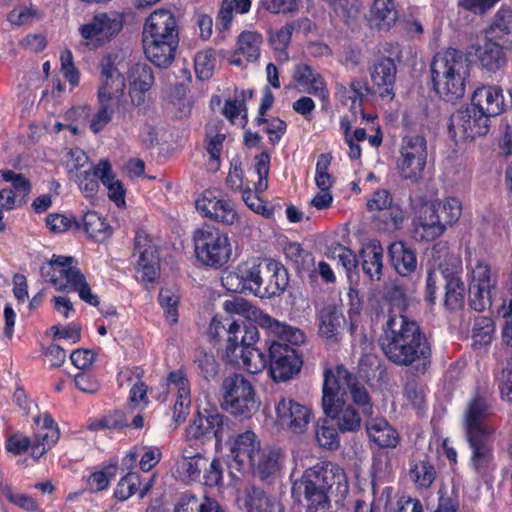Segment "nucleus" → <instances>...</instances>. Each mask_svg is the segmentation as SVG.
<instances>
[{"label": "nucleus", "instance_id": "0e129e2a", "mask_svg": "<svg viewBox=\"0 0 512 512\" xmlns=\"http://www.w3.org/2000/svg\"><path fill=\"white\" fill-rule=\"evenodd\" d=\"M495 332L492 318L486 316L476 317L472 328V336L476 343L486 345L490 343Z\"/></svg>", "mask_w": 512, "mask_h": 512}, {"label": "nucleus", "instance_id": "5701e85b", "mask_svg": "<svg viewBox=\"0 0 512 512\" xmlns=\"http://www.w3.org/2000/svg\"><path fill=\"white\" fill-rule=\"evenodd\" d=\"M259 339V332L255 325H240L231 322L227 327L226 356L235 364H240L238 355L249 345H254Z\"/></svg>", "mask_w": 512, "mask_h": 512}, {"label": "nucleus", "instance_id": "c756f323", "mask_svg": "<svg viewBox=\"0 0 512 512\" xmlns=\"http://www.w3.org/2000/svg\"><path fill=\"white\" fill-rule=\"evenodd\" d=\"M281 459L282 454L279 448L260 447L247 468L252 469L253 474L261 480H267L279 472Z\"/></svg>", "mask_w": 512, "mask_h": 512}, {"label": "nucleus", "instance_id": "9b49d317", "mask_svg": "<svg viewBox=\"0 0 512 512\" xmlns=\"http://www.w3.org/2000/svg\"><path fill=\"white\" fill-rule=\"evenodd\" d=\"M126 80L120 70L114 65L110 57L101 62L100 86L98 100L109 101L114 104L118 116L125 119L129 114L131 104L125 97Z\"/></svg>", "mask_w": 512, "mask_h": 512}, {"label": "nucleus", "instance_id": "2f4dec72", "mask_svg": "<svg viewBox=\"0 0 512 512\" xmlns=\"http://www.w3.org/2000/svg\"><path fill=\"white\" fill-rule=\"evenodd\" d=\"M366 430L370 441L379 448L394 449L399 444L398 432L384 418L371 416L366 421Z\"/></svg>", "mask_w": 512, "mask_h": 512}, {"label": "nucleus", "instance_id": "f3484780", "mask_svg": "<svg viewBox=\"0 0 512 512\" xmlns=\"http://www.w3.org/2000/svg\"><path fill=\"white\" fill-rule=\"evenodd\" d=\"M71 256L53 255L51 260L40 268L42 278L51 282L59 291H67L83 275L74 265Z\"/></svg>", "mask_w": 512, "mask_h": 512}, {"label": "nucleus", "instance_id": "aec40b11", "mask_svg": "<svg viewBox=\"0 0 512 512\" xmlns=\"http://www.w3.org/2000/svg\"><path fill=\"white\" fill-rule=\"evenodd\" d=\"M138 254L137 272L143 282H152L159 275L157 248L149 235L138 231L134 238V255Z\"/></svg>", "mask_w": 512, "mask_h": 512}, {"label": "nucleus", "instance_id": "20e7f679", "mask_svg": "<svg viewBox=\"0 0 512 512\" xmlns=\"http://www.w3.org/2000/svg\"><path fill=\"white\" fill-rule=\"evenodd\" d=\"M461 203L449 197L422 207L415 223L413 237L417 241H432L441 236L446 227L456 223L461 216Z\"/></svg>", "mask_w": 512, "mask_h": 512}, {"label": "nucleus", "instance_id": "6ab92c4d", "mask_svg": "<svg viewBox=\"0 0 512 512\" xmlns=\"http://www.w3.org/2000/svg\"><path fill=\"white\" fill-rule=\"evenodd\" d=\"M275 412L278 423L294 434L304 433L312 417L308 406L285 396L276 401Z\"/></svg>", "mask_w": 512, "mask_h": 512}, {"label": "nucleus", "instance_id": "49530a36", "mask_svg": "<svg viewBox=\"0 0 512 512\" xmlns=\"http://www.w3.org/2000/svg\"><path fill=\"white\" fill-rule=\"evenodd\" d=\"M507 48L494 40L486 41L477 49V57L483 68L489 72H496L506 63L504 50Z\"/></svg>", "mask_w": 512, "mask_h": 512}, {"label": "nucleus", "instance_id": "412c9836", "mask_svg": "<svg viewBox=\"0 0 512 512\" xmlns=\"http://www.w3.org/2000/svg\"><path fill=\"white\" fill-rule=\"evenodd\" d=\"M372 82V93L378 94L381 98L394 97V85L397 74V67L393 59L381 57L369 68Z\"/></svg>", "mask_w": 512, "mask_h": 512}, {"label": "nucleus", "instance_id": "de8ad7c7", "mask_svg": "<svg viewBox=\"0 0 512 512\" xmlns=\"http://www.w3.org/2000/svg\"><path fill=\"white\" fill-rule=\"evenodd\" d=\"M239 269L245 282L246 292L264 297V285L266 284L265 260L252 265L249 263L239 265Z\"/></svg>", "mask_w": 512, "mask_h": 512}, {"label": "nucleus", "instance_id": "e2e57ef3", "mask_svg": "<svg viewBox=\"0 0 512 512\" xmlns=\"http://www.w3.org/2000/svg\"><path fill=\"white\" fill-rule=\"evenodd\" d=\"M99 108L90 122V129L93 133L101 132L104 127L112 120V116L117 112L113 103L109 101L98 100Z\"/></svg>", "mask_w": 512, "mask_h": 512}, {"label": "nucleus", "instance_id": "9d476101", "mask_svg": "<svg viewBox=\"0 0 512 512\" xmlns=\"http://www.w3.org/2000/svg\"><path fill=\"white\" fill-rule=\"evenodd\" d=\"M126 80L120 70L114 65L110 57L101 62L100 86L98 100L109 101L114 104L118 116L125 119L129 114L131 104L125 97Z\"/></svg>", "mask_w": 512, "mask_h": 512}, {"label": "nucleus", "instance_id": "4be33fe9", "mask_svg": "<svg viewBox=\"0 0 512 512\" xmlns=\"http://www.w3.org/2000/svg\"><path fill=\"white\" fill-rule=\"evenodd\" d=\"M229 447L230 459L238 470H243L251 463L261 444L257 435L247 430L232 437L229 440Z\"/></svg>", "mask_w": 512, "mask_h": 512}, {"label": "nucleus", "instance_id": "09e8293b", "mask_svg": "<svg viewBox=\"0 0 512 512\" xmlns=\"http://www.w3.org/2000/svg\"><path fill=\"white\" fill-rule=\"evenodd\" d=\"M95 175L99 176L102 184L108 189L109 198L118 206L125 203V190L120 180L116 179L112 172L110 163L107 160H101L95 165Z\"/></svg>", "mask_w": 512, "mask_h": 512}, {"label": "nucleus", "instance_id": "473e14b6", "mask_svg": "<svg viewBox=\"0 0 512 512\" xmlns=\"http://www.w3.org/2000/svg\"><path fill=\"white\" fill-rule=\"evenodd\" d=\"M492 435L466 436L471 449V466L479 474L485 473L493 461Z\"/></svg>", "mask_w": 512, "mask_h": 512}, {"label": "nucleus", "instance_id": "0eeeda50", "mask_svg": "<svg viewBox=\"0 0 512 512\" xmlns=\"http://www.w3.org/2000/svg\"><path fill=\"white\" fill-rule=\"evenodd\" d=\"M224 309L229 313L240 314L248 318L253 317L258 326L267 330L275 337H280L293 344L305 343L306 341L305 333L301 329L272 318L270 315L253 307L243 298L236 297L231 301H226Z\"/></svg>", "mask_w": 512, "mask_h": 512}, {"label": "nucleus", "instance_id": "c9c22d12", "mask_svg": "<svg viewBox=\"0 0 512 512\" xmlns=\"http://www.w3.org/2000/svg\"><path fill=\"white\" fill-rule=\"evenodd\" d=\"M388 254L391 265L399 275L408 276L416 270V253L404 242L398 241L390 244Z\"/></svg>", "mask_w": 512, "mask_h": 512}, {"label": "nucleus", "instance_id": "338daca9", "mask_svg": "<svg viewBox=\"0 0 512 512\" xmlns=\"http://www.w3.org/2000/svg\"><path fill=\"white\" fill-rule=\"evenodd\" d=\"M140 484V475L135 472H128L120 479L114 495L121 501L126 500L138 490Z\"/></svg>", "mask_w": 512, "mask_h": 512}, {"label": "nucleus", "instance_id": "603ef678", "mask_svg": "<svg viewBox=\"0 0 512 512\" xmlns=\"http://www.w3.org/2000/svg\"><path fill=\"white\" fill-rule=\"evenodd\" d=\"M238 360L240 364L237 365L251 374H257L269 367V356L266 357L264 352L254 345L244 347L238 355Z\"/></svg>", "mask_w": 512, "mask_h": 512}, {"label": "nucleus", "instance_id": "bf43d9fd", "mask_svg": "<svg viewBox=\"0 0 512 512\" xmlns=\"http://www.w3.org/2000/svg\"><path fill=\"white\" fill-rule=\"evenodd\" d=\"M83 227L89 237L98 241L104 240L110 234V227L106 220L95 211H87L82 217Z\"/></svg>", "mask_w": 512, "mask_h": 512}, {"label": "nucleus", "instance_id": "37998d69", "mask_svg": "<svg viewBox=\"0 0 512 512\" xmlns=\"http://www.w3.org/2000/svg\"><path fill=\"white\" fill-rule=\"evenodd\" d=\"M243 504L248 512H282L266 492L255 485L247 486L243 491Z\"/></svg>", "mask_w": 512, "mask_h": 512}, {"label": "nucleus", "instance_id": "a19ab883", "mask_svg": "<svg viewBox=\"0 0 512 512\" xmlns=\"http://www.w3.org/2000/svg\"><path fill=\"white\" fill-rule=\"evenodd\" d=\"M265 279L264 296L279 295L289 284L287 269L272 259H265Z\"/></svg>", "mask_w": 512, "mask_h": 512}, {"label": "nucleus", "instance_id": "3c124183", "mask_svg": "<svg viewBox=\"0 0 512 512\" xmlns=\"http://www.w3.org/2000/svg\"><path fill=\"white\" fill-rule=\"evenodd\" d=\"M250 7L251 0H222L216 18V27L221 31L228 30L233 20V13H247Z\"/></svg>", "mask_w": 512, "mask_h": 512}, {"label": "nucleus", "instance_id": "dca6fc26", "mask_svg": "<svg viewBox=\"0 0 512 512\" xmlns=\"http://www.w3.org/2000/svg\"><path fill=\"white\" fill-rule=\"evenodd\" d=\"M179 44V35L143 31V46L147 59L159 68H168Z\"/></svg>", "mask_w": 512, "mask_h": 512}, {"label": "nucleus", "instance_id": "a211bd4d", "mask_svg": "<svg viewBox=\"0 0 512 512\" xmlns=\"http://www.w3.org/2000/svg\"><path fill=\"white\" fill-rule=\"evenodd\" d=\"M491 405L488 397L476 394L466 405L463 424L466 436L493 435L495 428L490 424Z\"/></svg>", "mask_w": 512, "mask_h": 512}, {"label": "nucleus", "instance_id": "052dcab7", "mask_svg": "<svg viewBox=\"0 0 512 512\" xmlns=\"http://www.w3.org/2000/svg\"><path fill=\"white\" fill-rule=\"evenodd\" d=\"M294 31V24H286L278 30L269 33L268 41L273 49L278 53V58L287 60L288 54L286 48L288 47L292 33Z\"/></svg>", "mask_w": 512, "mask_h": 512}, {"label": "nucleus", "instance_id": "bb28decb", "mask_svg": "<svg viewBox=\"0 0 512 512\" xmlns=\"http://www.w3.org/2000/svg\"><path fill=\"white\" fill-rule=\"evenodd\" d=\"M345 318L334 305L324 306L318 313L319 335L328 344H337L342 335Z\"/></svg>", "mask_w": 512, "mask_h": 512}, {"label": "nucleus", "instance_id": "ddd939ff", "mask_svg": "<svg viewBox=\"0 0 512 512\" xmlns=\"http://www.w3.org/2000/svg\"><path fill=\"white\" fill-rule=\"evenodd\" d=\"M490 120L472 103L451 114L448 123L450 136L456 141L472 140L489 132Z\"/></svg>", "mask_w": 512, "mask_h": 512}, {"label": "nucleus", "instance_id": "f704fd0d", "mask_svg": "<svg viewBox=\"0 0 512 512\" xmlns=\"http://www.w3.org/2000/svg\"><path fill=\"white\" fill-rule=\"evenodd\" d=\"M337 372L345 380L353 403L361 409L364 416L370 418L373 415V404L367 388L343 366H338Z\"/></svg>", "mask_w": 512, "mask_h": 512}, {"label": "nucleus", "instance_id": "4468645a", "mask_svg": "<svg viewBox=\"0 0 512 512\" xmlns=\"http://www.w3.org/2000/svg\"><path fill=\"white\" fill-rule=\"evenodd\" d=\"M228 418L215 410L198 412L186 428L187 442L204 446L215 440L220 445Z\"/></svg>", "mask_w": 512, "mask_h": 512}, {"label": "nucleus", "instance_id": "774afa93", "mask_svg": "<svg viewBox=\"0 0 512 512\" xmlns=\"http://www.w3.org/2000/svg\"><path fill=\"white\" fill-rule=\"evenodd\" d=\"M159 303L166 313V318L171 324L178 321L177 306L179 297L170 289L163 288L159 292Z\"/></svg>", "mask_w": 512, "mask_h": 512}, {"label": "nucleus", "instance_id": "393cba45", "mask_svg": "<svg viewBox=\"0 0 512 512\" xmlns=\"http://www.w3.org/2000/svg\"><path fill=\"white\" fill-rule=\"evenodd\" d=\"M502 92L500 87L483 85L474 91L471 103L490 120L508 106Z\"/></svg>", "mask_w": 512, "mask_h": 512}, {"label": "nucleus", "instance_id": "6e6d98bb", "mask_svg": "<svg viewBox=\"0 0 512 512\" xmlns=\"http://www.w3.org/2000/svg\"><path fill=\"white\" fill-rule=\"evenodd\" d=\"M465 285L455 275L445 277V298L444 305L447 309L455 311L464 305Z\"/></svg>", "mask_w": 512, "mask_h": 512}, {"label": "nucleus", "instance_id": "ea45409f", "mask_svg": "<svg viewBox=\"0 0 512 512\" xmlns=\"http://www.w3.org/2000/svg\"><path fill=\"white\" fill-rule=\"evenodd\" d=\"M486 38L494 40L506 48H512V10L501 8L486 31Z\"/></svg>", "mask_w": 512, "mask_h": 512}, {"label": "nucleus", "instance_id": "69168bd1", "mask_svg": "<svg viewBox=\"0 0 512 512\" xmlns=\"http://www.w3.org/2000/svg\"><path fill=\"white\" fill-rule=\"evenodd\" d=\"M200 374L206 379H214L219 372V364L212 353L199 351L195 357Z\"/></svg>", "mask_w": 512, "mask_h": 512}, {"label": "nucleus", "instance_id": "423d86ee", "mask_svg": "<svg viewBox=\"0 0 512 512\" xmlns=\"http://www.w3.org/2000/svg\"><path fill=\"white\" fill-rule=\"evenodd\" d=\"M193 242L197 260L206 266L219 268L230 259L229 238L214 226L204 225L196 229L193 232Z\"/></svg>", "mask_w": 512, "mask_h": 512}, {"label": "nucleus", "instance_id": "7ed1b4c3", "mask_svg": "<svg viewBox=\"0 0 512 512\" xmlns=\"http://www.w3.org/2000/svg\"><path fill=\"white\" fill-rule=\"evenodd\" d=\"M433 89L446 102L454 103L465 95L470 76V61L460 50L437 52L430 64Z\"/></svg>", "mask_w": 512, "mask_h": 512}, {"label": "nucleus", "instance_id": "a18cd8bd", "mask_svg": "<svg viewBox=\"0 0 512 512\" xmlns=\"http://www.w3.org/2000/svg\"><path fill=\"white\" fill-rule=\"evenodd\" d=\"M362 270L371 280H380L383 269V248L378 241L369 242L361 250Z\"/></svg>", "mask_w": 512, "mask_h": 512}, {"label": "nucleus", "instance_id": "f03ea898", "mask_svg": "<svg viewBox=\"0 0 512 512\" xmlns=\"http://www.w3.org/2000/svg\"><path fill=\"white\" fill-rule=\"evenodd\" d=\"M293 492L304 495L307 512H332L331 497L342 498L348 492L344 470L332 463L307 469L301 479L294 482Z\"/></svg>", "mask_w": 512, "mask_h": 512}, {"label": "nucleus", "instance_id": "e433bc0d", "mask_svg": "<svg viewBox=\"0 0 512 512\" xmlns=\"http://www.w3.org/2000/svg\"><path fill=\"white\" fill-rule=\"evenodd\" d=\"M262 36L257 32L244 31L237 40V49L232 56L231 63L241 65L243 60L254 62L260 56Z\"/></svg>", "mask_w": 512, "mask_h": 512}, {"label": "nucleus", "instance_id": "6e6552de", "mask_svg": "<svg viewBox=\"0 0 512 512\" xmlns=\"http://www.w3.org/2000/svg\"><path fill=\"white\" fill-rule=\"evenodd\" d=\"M268 345L269 353V373L276 382H284L298 374L303 365L302 355L293 346L302 343L293 344L287 340L277 337Z\"/></svg>", "mask_w": 512, "mask_h": 512}, {"label": "nucleus", "instance_id": "7c9ffc66", "mask_svg": "<svg viewBox=\"0 0 512 512\" xmlns=\"http://www.w3.org/2000/svg\"><path fill=\"white\" fill-rule=\"evenodd\" d=\"M122 28V23L116 17L106 13H100L93 19L80 27V33L85 39L97 37L98 40H108L116 35Z\"/></svg>", "mask_w": 512, "mask_h": 512}, {"label": "nucleus", "instance_id": "c03bdc74", "mask_svg": "<svg viewBox=\"0 0 512 512\" xmlns=\"http://www.w3.org/2000/svg\"><path fill=\"white\" fill-rule=\"evenodd\" d=\"M284 254L299 277L311 276L315 266L311 252L305 250L299 243L291 242L285 246Z\"/></svg>", "mask_w": 512, "mask_h": 512}, {"label": "nucleus", "instance_id": "13d9d810", "mask_svg": "<svg viewBox=\"0 0 512 512\" xmlns=\"http://www.w3.org/2000/svg\"><path fill=\"white\" fill-rule=\"evenodd\" d=\"M175 512H226L214 499L205 498L199 502L195 496H183L175 508Z\"/></svg>", "mask_w": 512, "mask_h": 512}, {"label": "nucleus", "instance_id": "39448f33", "mask_svg": "<svg viewBox=\"0 0 512 512\" xmlns=\"http://www.w3.org/2000/svg\"><path fill=\"white\" fill-rule=\"evenodd\" d=\"M222 408L234 415L250 418L260 406L252 383L242 374L233 373L224 378L221 385Z\"/></svg>", "mask_w": 512, "mask_h": 512}, {"label": "nucleus", "instance_id": "cd10ccee", "mask_svg": "<svg viewBox=\"0 0 512 512\" xmlns=\"http://www.w3.org/2000/svg\"><path fill=\"white\" fill-rule=\"evenodd\" d=\"M384 300L388 304L386 314H384V322L390 321L391 318L410 319L407 314L408 297L403 283L398 280H391L386 283L383 290Z\"/></svg>", "mask_w": 512, "mask_h": 512}, {"label": "nucleus", "instance_id": "4d7b16f0", "mask_svg": "<svg viewBox=\"0 0 512 512\" xmlns=\"http://www.w3.org/2000/svg\"><path fill=\"white\" fill-rule=\"evenodd\" d=\"M469 285L494 291L497 286V274L485 260H479L471 272Z\"/></svg>", "mask_w": 512, "mask_h": 512}, {"label": "nucleus", "instance_id": "2eb2a0df", "mask_svg": "<svg viewBox=\"0 0 512 512\" xmlns=\"http://www.w3.org/2000/svg\"><path fill=\"white\" fill-rule=\"evenodd\" d=\"M196 209L204 217L226 226L241 224L234 203L220 190L208 189L196 200Z\"/></svg>", "mask_w": 512, "mask_h": 512}, {"label": "nucleus", "instance_id": "4c0bfd02", "mask_svg": "<svg viewBox=\"0 0 512 512\" xmlns=\"http://www.w3.org/2000/svg\"><path fill=\"white\" fill-rule=\"evenodd\" d=\"M293 78L299 85L306 87L308 93L319 97L324 102L328 100L329 93L323 78L310 66L306 64L297 65L293 72Z\"/></svg>", "mask_w": 512, "mask_h": 512}, {"label": "nucleus", "instance_id": "5fc2aeb1", "mask_svg": "<svg viewBox=\"0 0 512 512\" xmlns=\"http://www.w3.org/2000/svg\"><path fill=\"white\" fill-rule=\"evenodd\" d=\"M340 378L338 375L336 376L334 372L330 369L324 371V381L322 387V407L323 411L328 410L331 411V407L334 405L343 402L340 395Z\"/></svg>", "mask_w": 512, "mask_h": 512}, {"label": "nucleus", "instance_id": "8fccbe9b", "mask_svg": "<svg viewBox=\"0 0 512 512\" xmlns=\"http://www.w3.org/2000/svg\"><path fill=\"white\" fill-rule=\"evenodd\" d=\"M145 32L158 34L173 33L179 35L178 25L174 14L166 9H158L150 14L144 24Z\"/></svg>", "mask_w": 512, "mask_h": 512}, {"label": "nucleus", "instance_id": "c85d7f7f", "mask_svg": "<svg viewBox=\"0 0 512 512\" xmlns=\"http://www.w3.org/2000/svg\"><path fill=\"white\" fill-rule=\"evenodd\" d=\"M167 385L169 389L176 390L177 399L173 407V418L180 424L186 419L191 403L188 380L181 370L172 371L167 377Z\"/></svg>", "mask_w": 512, "mask_h": 512}, {"label": "nucleus", "instance_id": "79ce46f5", "mask_svg": "<svg viewBox=\"0 0 512 512\" xmlns=\"http://www.w3.org/2000/svg\"><path fill=\"white\" fill-rule=\"evenodd\" d=\"M324 413L331 421L335 422L341 432L357 431L361 427V417L359 413L345 402L331 407V411L324 410Z\"/></svg>", "mask_w": 512, "mask_h": 512}, {"label": "nucleus", "instance_id": "680f3d73", "mask_svg": "<svg viewBox=\"0 0 512 512\" xmlns=\"http://www.w3.org/2000/svg\"><path fill=\"white\" fill-rule=\"evenodd\" d=\"M329 419L318 421L316 426V440L318 444L327 449H337L340 446L339 436Z\"/></svg>", "mask_w": 512, "mask_h": 512}, {"label": "nucleus", "instance_id": "b1692460", "mask_svg": "<svg viewBox=\"0 0 512 512\" xmlns=\"http://www.w3.org/2000/svg\"><path fill=\"white\" fill-rule=\"evenodd\" d=\"M34 421L37 429L31 444V456L38 459L57 443L60 431L58 425L48 414H45L42 419L36 417Z\"/></svg>", "mask_w": 512, "mask_h": 512}, {"label": "nucleus", "instance_id": "f8f14e48", "mask_svg": "<svg viewBox=\"0 0 512 512\" xmlns=\"http://www.w3.org/2000/svg\"><path fill=\"white\" fill-rule=\"evenodd\" d=\"M427 162V141L422 135H408L402 139L397 168L404 180L413 183L423 177Z\"/></svg>", "mask_w": 512, "mask_h": 512}, {"label": "nucleus", "instance_id": "f257e3e1", "mask_svg": "<svg viewBox=\"0 0 512 512\" xmlns=\"http://www.w3.org/2000/svg\"><path fill=\"white\" fill-rule=\"evenodd\" d=\"M379 345L388 360L398 366L416 364V371L423 374L430 364V344L413 319L391 318L385 321Z\"/></svg>", "mask_w": 512, "mask_h": 512}, {"label": "nucleus", "instance_id": "72a5a7b5", "mask_svg": "<svg viewBox=\"0 0 512 512\" xmlns=\"http://www.w3.org/2000/svg\"><path fill=\"white\" fill-rule=\"evenodd\" d=\"M436 476V468L427 455H414L409 460L408 477L417 489L430 488Z\"/></svg>", "mask_w": 512, "mask_h": 512}, {"label": "nucleus", "instance_id": "864d4df0", "mask_svg": "<svg viewBox=\"0 0 512 512\" xmlns=\"http://www.w3.org/2000/svg\"><path fill=\"white\" fill-rule=\"evenodd\" d=\"M373 218L378 229L393 232L402 226L405 213L399 205L393 203L381 212L374 214Z\"/></svg>", "mask_w": 512, "mask_h": 512}, {"label": "nucleus", "instance_id": "58836bf2", "mask_svg": "<svg viewBox=\"0 0 512 512\" xmlns=\"http://www.w3.org/2000/svg\"><path fill=\"white\" fill-rule=\"evenodd\" d=\"M399 17L394 0H373L369 22L378 30H390Z\"/></svg>", "mask_w": 512, "mask_h": 512}, {"label": "nucleus", "instance_id": "1a4fd4ad", "mask_svg": "<svg viewBox=\"0 0 512 512\" xmlns=\"http://www.w3.org/2000/svg\"><path fill=\"white\" fill-rule=\"evenodd\" d=\"M176 469L180 476L189 480H200L207 486L214 487L221 483L223 470L219 460H209L201 452L194 453L192 445L182 450L180 458L176 462Z\"/></svg>", "mask_w": 512, "mask_h": 512}, {"label": "nucleus", "instance_id": "a878e982", "mask_svg": "<svg viewBox=\"0 0 512 512\" xmlns=\"http://www.w3.org/2000/svg\"><path fill=\"white\" fill-rule=\"evenodd\" d=\"M129 96L132 106H141L145 102V94L153 83L152 68L146 63H136L128 71Z\"/></svg>", "mask_w": 512, "mask_h": 512}]
</instances>
